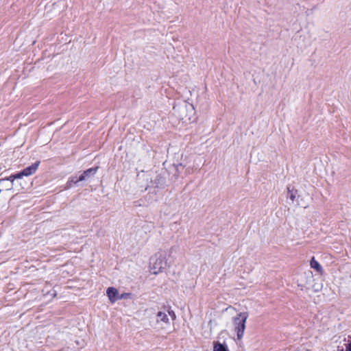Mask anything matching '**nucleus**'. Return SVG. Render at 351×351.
<instances>
[{
    "instance_id": "nucleus-16",
    "label": "nucleus",
    "mask_w": 351,
    "mask_h": 351,
    "mask_svg": "<svg viewBox=\"0 0 351 351\" xmlns=\"http://www.w3.org/2000/svg\"><path fill=\"white\" fill-rule=\"evenodd\" d=\"M346 351H351V341L346 345Z\"/></svg>"
},
{
    "instance_id": "nucleus-9",
    "label": "nucleus",
    "mask_w": 351,
    "mask_h": 351,
    "mask_svg": "<svg viewBox=\"0 0 351 351\" xmlns=\"http://www.w3.org/2000/svg\"><path fill=\"white\" fill-rule=\"evenodd\" d=\"M310 265H311V267L312 268L315 269L316 271H317L319 272H321L322 271V266L317 261H315L314 257H313L312 259L311 260Z\"/></svg>"
},
{
    "instance_id": "nucleus-1",
    "label": "nucleus",
    "mask_w": 351,
    "mask_h": 351,
    "mask_svg": "<svg viewBox=\"0 0 351 351\" xmlns=\"http://www.w3.org/2000/svg\"><path fill=\"white\" fill-rule=\"evenodd\" d=\"M173 111L175 117L184 122L191 121L195 115L193 105L186 101L175 104Z\"/></svg>"
},
{
    "instance_id": "nucleus-18",
    "label": "nucleus",
    "mask_w": 351,
    "mask_h": 351,
    "mask_svg": "<svg viewBox=\"0 0 351 351\" xmlns=\"http://www.w3.org/2000/svg\"><path fill=\"white\" fill-rule=\"evenodd\" d=\"M75 343L77 345H80V342L78 341H76Z\"/></svg>"
},
{
    "instance_id": "nucleus-2",
    "label": "nucleus",
    "mask_w": 351,
    "mask_h": 351,
    "mask_svg": "<svg viewBox=\"0 0 351 351\" xmlns=\"http://www.w3.org/2000/svg\"><path fill=\"white\" fill-rule=\"evenodd\" d=\"M248 317L247 312H242L233 318L234 331L237 332L238 339H241L245 329V323Z\"/></svg>"
},
{
    "instance_id": "nucleus-6",
    "label": "nucleus",
    "mask_w": 351,
    "mask_h": 351,
    "mask_svg": "<svg viewBox=\"0 0 351 351\" xmlns=\"http://www.w3.org/2000/svg\"><path fill=\"white\" fill-rule=\"evenodd\" d=\"M99 169V167H95L90 169H88L87 170L84 171L80 176L79 180H85L86 178H88L91 176H93L97 171Z\"/></svg>"
},
{
    "instance_id": "nucleus-19",
    "label": "nucleus",
    "mask_w": 351,
    "mask_h": 351,
    "mask_svg": "<svg viewBox=\"0 0 351 351\" xmlns=\"http://www.w3.org/2000/svg\"><path fill=\"white\" fill-rule=\"evenodd\" d=\"M179 167H182V164H179V165H178V168Z\"/></svg>"
},
{
    "instance_id": "nucleus-11",
    "label": "nucleus",
    "mask_w": 351,
    "mask_h": 351,
    "mask_svg": "<svg viewBox=\"0 0 351 351\" xmlns=\"http://www.w3.org/2000/svg\"><path fill=\"white\" fill-rule=\"evenodd\" d=\"M287 191H288V195H289L290 199L293 202V201L295 200L296 194H297V191L294 190L293 189H291L290 186L287 187Z\"/></svg>"
},
{
    "instance_id": "nucleus-10",
    "label": "nucleus",
    "mask_w": 351,
    "mask_h": 351,
    "mask_svg": "<svg viewBox=\"0 0 351 351\" xmlns=\"http://www.w3.org/2000/svg\"><path fill=\"white\" fill-rule=\"evenodd\" d=\"M157 322H163L165 323L169 322V318L166 313L158 312L157 314Z\"/></svg>"
},
{
    "instance_id": "nucleus-7",
    "label": "nucleus",
    "mask_w": 351,
    "mask_h": 351,
    "mask_svg": "<svg viewBox=\"0 0 351 351\" xmlns=\"http://www.w3.org/2000/svg\"><path fill=\"white\" fill-rule=\"evenodd\" d=\"M154 184L156 187H163L165 184V178L161 175H157L154 179Z\"/></svg>"
},
{
    "instance_id": "nucleus-13",
    "label": "nucleus",
    "mask_w": 351,
    "mask_h": 351,
    "mask_svg": "<svg viewBox=\"0 0 351 351\" xmlns=\"http://www.w3.org/2000/svg\"><path fill=\"white\" fill-rule=\"evenodd\" d=\"M82 180H79V177L73 176L70 178L69 181V186L71 187L72 184H76L79 182H82Z\"/></svg>"
},
{
    "instance_id": "nucleus-12",
    "label": "nucleus",
    "mask_w": 351,
    "mask_h": 351,
    "mask_svg": "<svg viewBox=\"0 0 351 351\" xmlns=\"http://www.w3.org/2000/svg\"><path fill=\"white\" fill-rule=\"evenodd\" d=\"M82 180H79V177L73 176L70 178L69 181V186L71 187L72 184H76L79 182H82Z\"/></svg>"
},
{
    "instance_id": "nucleus-4",
    "label": "nucleus",
    "mask_w": 351,
    "mask_h": 351,
    "mask_svg": "<svg viewBox=\"0 0 351 351\" xmlns=\"http://www.w3.org/2000/svg\"><path fill=\"white\" fill-rule=\"evenodd\" d=\"M40 164V161H36L32 165L25 168L21 172L16 173V176L14 178H23V176H29L36 172Z\"/></svg>"
},
{
    "instance_id": "nucleus-15",
    "label": "nucleus",
    "mask_w": 351,
    "mask_h": 351,
    "mask_svg": "<svg viewBox=\"0 0 351 351\" xmlns=\"http://www.w3.org/2000/svg\"><path fill=\"white\" fill-rule=\"evenodd\" d=\"M168 313H169V315L171 317V318L173 319V320H175L176 318V315L175 314V313L173 311H168Z\"/></svg>"
},
{
    "instance_id": "nucleus-3",
    "label": "nucleus",
    "mask_w": 351,
    "mask_h": 351,
    "mask_svg": "<svg viewBox=\"0 0 351 351\" xmlns=\"http://www.w3.org/2000/svg\"><path fill=\"white\" fill-rule=\"evenodd\" d=\"M150 265L152 273L157 274L166 268L167 263L163 254L157 253L151 258Z\"/></svg>"
},
{
    "instance_id": "nucleus-14",
    "label": "nucleus",
    "mask_w": 351,
    "mask_h": 351,
    "mask_svg": "<svg viewBox=\"0 0 351 351\" xmlns=\"http://www.w3.org/2000/svg\"><path fill=\"white\" fill-rule=\"evenodd\" d=\"M14 176H16V174L11 175L10 176H9L8 178H5V179H1L0 180V184L4 182L5 181H8V180L13 182L14 180H16V179H21V178H14Z\"/></svg>"
},
{
    "instance_id": "nucleus-20",
    "label": "nucleus",
    "mask_w": 351,
    "mask_h": 351,
    "mask_svg": "<svg viewBox=\"0 0 351 351\" xmlns=\"http://www.w3.org/2000/svg\"><path fill=\"white\" fill-rule=\"evenodd\" d=\"M1 191V190L0 189V192Z\"/></svg>"
},
{
    "instance_id": "nucleus-5",
    "label": "nucleus",
    "mask_w": 351,
    "mask_h": 351,
    "mask_svg": "<svg viewBox=\"0 0 351 351\" xmlns=\"http://www.w3.org/2000/svg\"><path fill=\"white\" fill-rule=\"evenodd\" d=\"M106 293L109 300L112 303H114L118 300L123 299V295H119L118 290L114 287H108L107 289Z\"/></svg>"
},
{
    "instance_id": "nucleus-8",
    "label": "nucleus",
    "mask_w": 351,
    "mask_h": 351,
    "mask_svg": "<svg viewBox=\"0 0 351 351\" xmlns=\"http://www.w3.org/2000/svg\"><path fill=\"white\" fill-rule=\"evenodd\" d=\"M213 351H228V350L226 344L217 341L214 343Z\"/></svg>"
},
{
    "instance_id": "nucleus-17",
    "label": "nucleus",
    "mask_w": 351,
    "mask_h": 351,
    "mask_svg": "<svg viewBox=\"0 0 351 351\" xmlns=\"http://www.w3.org/2000/svg\"><path fill=\"white\" fill-rule=\"evenodd\" d=\"M123 298H127L130 293H123Z\"/></svg>"
}]
</instances>
